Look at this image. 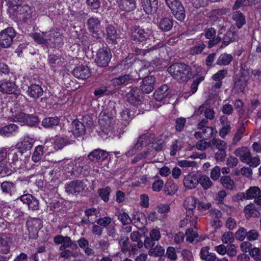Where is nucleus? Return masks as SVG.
<instances>
[{
    "instance_id": "1",
    "label": "nucleus",
    "mask_w": 261,
    "mask_h": 261,
    "mask_svg": "<svg viewBox=\"0 0 261 261\" xmlns=\"http://www.w3.org/2000/svg\"><path fill=\"white\" fill-rule=\"evenodd\" d=\"M246 197L248 199L254 198V203L246 205L244 208L246 218L256 217L260 215L259 210L261 207V191L258 187H250L246 191Z\"/></svg>"
},
{
    "instance_id": "2",
    "label": "nucleus",
    "mask_w": 261,
    "mask_h": 261,
    "mask_svg": "<svg viewBox=\"0 0 261 261\" xmlns=\"http://www.w3.org/2000/svg\"><path fill=\"white\" fill-rule=\"evenodd\" d=\"M191 68L184 63H176L170 65L168 71L173 79L179 82H186L192 77Z\"/></svg>"
},
{
    "instance_id": "3",
    "label": "nucleus",
    "mask_w": 261,
    "mask_h": 261,
    "mask_svg": "<svg viewBox=\"0 0 261 261\" xmlns=\"http://www.w3.org/2000/svg\"><path fill=\"white\" fill-rule=\"evenodd\" d=\"M130 37L135 41L142 42V46H151L152 38V31L148 28H143L139 25H134L130 31Z\"/></svg>"
},
{
    "instance_id": "4",
    "label": "nucleus",
    "mask_w": 261,
    "mask_h": 261,
    "mask_svg": "<svg viewBox=\"0 0 261 261\" xmlns=\"http://www.w3.org/2000/svg\"><path fill=\"white\" fill-rule=\"evenodd\" d=\"M8 120L12 121L26 124L29 126H35L38 124L39 120L37 116L25 114L22 112H18L8 118Z\"/></svg>"
},
{
    "instance_id": "5",
    "label": "nucleus",
    "mask_w": 261,
    "mask_h": 261,
    "mask_svg": "<svg viewBox=\"0 0 261 261\" xmlns=\"http://www.w3.org/2000/svg\"><path fill=\"white\" fill-rule=\"evenodd\" d=\"M165 3L175 18L180 21H184L186 15L181 2L179 0H165Z\"/></svg>"
},
{
    "instance_id": "6",
    "label": "nucleus",
    "mask_w": 261,
    "mask_h": 261,
    "mask_svg": "<svg viewBox=\"0 0 261 261\" xmlns=\"http://www.w3.org/2000/svg\"><path fill=\"white\" fill-rule=\"evenodd\" d=\"M224 29V26H221L219 28L217 37L216 36V30L214 28L212 27L206 28L204 30V33L202 35L206 39L208 40L207 42V47L208 48L213 47L221 42L222 37L220 35L222 34V31Z\"/></svg>"
},
{
    "instance_id": "7",
    "label": "nucleus",
    "mask_w": 261,
    "mask_h": 261,
    "mask_svg": "<svg viewBox=\"0 0 261 261\" xmlns=\"http://www.w3.org/2000/svg\"><path fill=\"white\" fill-rule=\"evenodd\" d=\"M86 120V125L90 126L93 125L92 119L88 116L85 117L81 122L77 119H74L71 124L70 132L75 137H80L85 134L86 125L84 124V121Z\"/></svg>"
},
{
    "instance_id": "8",
    "label": "nucleus",
    "mask_w": 261,
    "mask_h": 261,
    "mask_svg": "<svg viewBox=\"0 0 261 261\" xmlns=\"http://www.w3.org/2000/svg\"><path fill=\"white\" fill-rule=\"evenodd\" d=\"M249 72L245 69H241L239 73L234 79V89L238 93L243 92L247 85L249 79Z\"/></svg>"
},
{
    "instance_id": "9",
    "label": "nucleus",
    "mask_w": 261,
    "mask_h": 261,
    "mask_svg": "<svg viewBox=\"0 0 261 261\" xmlns=\"http://www.w3.org/2000/svg\"><path fill=\"white\" fill-rule=\"evenodd\" d=\"M16 32L12 27L7 28L0 32V46L3 48H8L13 44V39Z\"/></svg>"
},
{
    "instance_id": "10",
    "label": "nucleus",
    "mask_w": 261,
    "mask_h": 261,
    "mask_svg": "<svg viewBox=\"0 0 261 261\" xmlns=\"http://www.w3.org/2000/svg\"><path fill=\"white\" fill-rule=\"evenodd\" d=\"M112 58V54L109 48L105 47L99 48L95 60L97 66L101 67H107Z\"/></svg>"
},
{
    "instance_id": "11",
    "label": "nucleus",
    "mask_w": 261,
    "mask_h": 261,
    "mask_svg": "<svg viewBox=\"0 0 261 261\" xmlns=\"http://www.w3.org/2000/svg\"><path fill=\"white\" fill-rule=\"evenodd\" d=\"M85 181L84 179L72 180L65 185V191L69 194L77 195L86 188Z\"/></svg>"
},
{
    "instance_id": "12",
    "label": "nucleus",
    "mask_w": 261,
    "mask_h": 261,
    "mask_svg": "<svg viewBox=\"0 0 261 261\" xmlns=\"http://www.w3.org/2000/svg\"><path fill=\"white\" fill-rule=\"evenodd\" d=\"M29 231V237L32 239H37L38 232L43 225L41 220L38 218H31L26 222Z\"/></svg>"
},
{
    "instance_id": "13",
    "label": "nucleus",
    "mask_w": 261,
    "mask_h": 261,
    "mask_svg": "<svg viewBox=\"0 0 261 261\" xmlns=\"http://www.w3.org/2000/svg\"><path fill=\"white\" fill-rule=\"evenodd\" d=\"M15 16L22 22H25L32 17V10L28 5H18L14 9Z\"/></svg>"
},
{
    "instance_id": "14",
    "label": "nucleus",
    "mask_w": 261,
    "mask_h": 261,
    "mask_svg": "<svg viewBox=\"0 0 261 261\" xmlns=\"http://www.w3.org/2000/svg\"><path fill=\"white\" fill-rule=\"evenodd\" d=\"M127 101L130 103L136 106L139 105L143 99V92L138 87L131 88L126 95Z\"/></svg>"
},
{
    "instance_id": "15",
    "label": "nucleus",
    "mask_w": 261,
    "mask_h": 261,
    "mask_svg": "<svg viewBox=\"0 0 261 261\" xmlns=\"http://www.w3.org/2000/svg\"><path fill=\"white\" fill-rule=\"evenodd\" d=\"M149 141V134H145L141 135L139 137L137 142L134 145V146L126 152V155L127 156H132L138 151L141 150L142 147L146 146Z\"/></svg>"
},
{
    "instance_id": "16",
    "label": "nucleus",
    "mask_w": 261,
    "mask_h": 261,
    "mask_svg": "<svg viewBox=\"0 0 261 261\" xmlns=\"http://www.w3.org/2000/svg\"><path fill=\"white\" fill-rule=\"evenodd\" d=\"M17 199H20L24 204H27L30 210L34 211L39 210V201L32 194L24 193L22 195L19 197Z\"/></svg>"
},
{
    "instance_id": "17",
    "label": "nucleus",
    "mask_w": 261,
    "mask_h": 261,
    "mask_svg": "<svg viewBox=\"0 0 261 261\" xmlns=\"http://www.w3.org/2000/svg\"><path fill=\"white\" fill-rule=\"evenodd\" d=\"M100 24L101 21L98 18L94 17H90L87 22L88 30L94 37L97 38L100 37L99 33L101 28Z\"/></svg>"
},
{
    "instance_id": "18",
    "label": "nucleus",
    "mask_w": 261,
    "mask_h": 261,
    "mask_svg": "<svg viewBox=\"0 0 261 261\" xmlns=\"http://www.w3.org/2000/svg\"><path fill=\"white\" fill-rule=\"evenodd\" d=\"M135 81L134 77L130 74H125L114 78L112 83L115 86H120L121 88L129 86Z\"/></svg>"
},
{
    "instance_id": "19",
    "label": "nucleus",
    "mask_w": 261,
    "mask_h": 261,
    "mask_svg": "<svg viewBox=\"0 0 261 261\" xmlns=\"http://www.w3.org/2000/svg\"><path fill=\"white\" fill-rule=\"evenodd\" d=\"M234 28H231L228 30L222 38V44L220 48H223L228 46L229 44L237 41L239 38L238 35L234 30Z\"/></svg>"
},
{
    "instance_id": "20",
    "label": "nucleus",
    "mask_w": 261,
    "mask_h": 261,
    "mask_svg": "<svg viewBox=\"0 0 261 261\" xmlns=\"http://www.w3.org/2000/svg\"><path fill=\"white\" fill-rule=\"evenodd\" d=\"M155 82V78L154 76H146L142 81L140 89L143 93H150L154 90Z\"/></svg>"
},
{
    "instance_id": "21",
    "label": "nucleus",
    "mask_w": 261,
    "mask_h": 261,
    "mask_svg": "<svg viewBox=\"0 0 261 261\" xmlns=\"http://www.w3.org/2000/svg\"><path fill=\"white\" fill-rule=\"evenodd\" d=\"M45 45L48 46H54L61 39L59 33L54 31L44 32Z\"/></svg>"
},
{
    "instance_id": "22",
    "label": "nucleus",
    "mask_w": 261,
    "mask_h": 261,
    "mask_svg": "<svg viewBox=\"0 0 261 261\" xmlns=\"http://www.w3.org/2000/svg\"><path fill=\"white\" fill-rule=\"evenodd\" d=\"M159 0H141V6L148 14L156 13L158 9Z\"/></svg>"
},
{
    "instance_id": "23",
    "label": "nucleus",
    "mask_w": 261,
    "mask_h": 261,
    "mask_svg": "<svg viewBox=\"0 0 261 261\" xmlns=\"http://www.w3.org/2000/svg\"><path fill=\"white\" fill-rule=\"evenodd\" d=\"M72 73L75 77L82 80L86 79L90 76L89 68L87 66L83 65L76 67L73 69Z\"/></svg>"
},
{
    "instance_id": "24",
    "label": "nucleus",
    "mask_w": 261,
    "mask_h": 261,
    "mask_svg": "<svg viewBox=\"0 0 261 261\" xmlns=\"http://www.w3.org/2000/svg\"><path fill=\"white\" fill-rule=\"evenodd\" d=\"M0 91L9 94H17L18 93V90L15 83L9 81L3 82L0 85Z\"/></svg>"
},
{
    "instance_id": "25",
    "label": "nucleus",
    "mask_w": 261,
    "mask_h": 261,
    "mask_svg": "<svg viewBox=\"0 0 261 261\" xmlns=\"http://www.w3.org/2000/svg\"><path fill=\"white\" fill-rule=\"evenodd\" d=\"M198 180L199 178L196 174L191 173L185 176L183 183L186 188L193 189L198 185Z\"/></svg>"
},
{
    "instance_id": "26",
    "label": "nucleus",
    "mask_w": 261,
    "mask_h": 261,
    "mask_svg": "<svg viewBox=\"0 0 261 261\" xmlns=\"http://www.w3.org/2000/svg\"><path fill=\"white\" fill-rule=\"evenodd\" d=\"M108 155L107 151L100 149H96L91 151L88 155L89 160L92 162L103 161Z\"/></svg>"
},
{
    "instance_id": "27",
    "label": "nucleus",
    "mask_w": 261,
    "mask_h": 261,
    "mask_svg": "<svg viewBox=\"0 0 261 261\" xmlns=\"http://www.w3.org/2000/svg\"><path fill=\"white\" fill-rule=\"evenodd\" d=\"M170 93L169 87L167 85H163L155 91L153 96L156 100L160 101L167 97Z\"/></svg>"
},
{
    "instance_id": "28",
    "label": "nucleus",
    "mask_w": 261,
    "mask_h": 261,
    "mask_svg": "<svg viewBox=\"0 0 261 261\" xmlns=\"http://www.w3.org/2000/svg\"><path fill=\"white\" fill-rule=\"evenodd\" d=\"M27 93L31 97L37 99L43 94V90L38 84H32L28 87Z\"/></svg>"
},
{
    "instance_id": "29",
    "label": "nucleus",
    "mask_w": 261,
    "mask_h": 261,
    "mask_svg": "<svg viewBox=\"0 0 261 261\" xmlns=\"http://www.w3.org/2000/svg\"><path fill=\"white\" fill-rule=\"evenodd\" d=\"M107 37L106 39L109 44H116L117 43V34L116 30L112 25L109 24L106 27Z\"/></svg>"
},
{
    "instance_id": "30",
    "label": "nucleus",
    "mask_w": 261,
    "mask_h": 261,
    "mask_svg": "<svg viewBox=\"0 0 261 261\" xmlns=\"http://www.w3.org/2000/svg\"><path fill=\"white\" fill-rule=\"evenodd\" d=\"M198 199L193 196L188 197L184 202V206L187 210V216L191 217L194 215L193 210L196 207Z\"/></svg>"
},
{
    "instance_id": "31",
    "label": "nucleus",
    "mask_w": 261,
    "mask_h": 261,
    "mask_svg": "<svg viewBox=\"0 0 261 261\" xmlns=\"http://www.w3.org/2000/svg\"><path fill=\"white\" fill-rule=\"evenodd\" d=\"M60 122V119L58 116L46 117L42 121V125L46 128H53L58 126Z\"/></svg>"
},
{
    "instance_id": "32",
    "label": "nucleus",
    "mask_w": 261,
    "mask_h": 261,
    "mask_svg": "<svg viewBox=\"0 0 261 261\" xmlns=\"http://www.w3.org/2000/svg\"><path fill=\"white\" fill-rule=\"evenodd\" d=\"M1 189L4 193L11 196L16 190V182L4 181L1 184Z\"/></svg>"
},
{
    "instance_id": "33",
    "label": "nucleus",
    "mask_w": 261,
    "mask_h": 261,
    "mask_svg": "<svg viewBox=\"0 0 261 261\" xmlns=\"http://www.w3.org/2000/svg\"><path fill=\"white\" fill-rule=\"evenodd\" d=\"M16 169V167H13L10 163L4 162L0 163V175L2 177L9 176L12 174Z\"/></svg>"
},
{
    "instance_id": "34",
    "label": "nucleus",
    "mask_w": 261,
    "mask_h": 261,
    "mask_svg": "<svg viewBox=\"0 0 261 261\" xmlns=\"http://www.w3.org/2000/svg\"><path fill=\"white\" fill-rule=\"evenodd\" d=\"M234 153L236 156L240 158L242 162L244 163H246L249 161V159L251 155L249 149L246 147L238 148L236 149Z\"/></svg>"
},
{
    "instance_id": "35",
    "label": "nucleus",
    "mask_w": 261,
    "mask_h": 261,
    "mask_svg": "<svg viewBox=\"0 0 261 261\" xmlns=\"http://www.w3.org/2000/svg\"><path fill=\"white\" fill-rule=\"evenodd\" d=\"M11 239L6 236H0V252L3 254H8L10 251Z\"/></svg>"
},
{
    "instance_id": "36",
    "label": "nucleus",
    "mask_w": 261,
    "mask_h": 261,
    "mask_svg": "<svg viewBox=\"0 0 261 261\" xmlns=\"http://www.w3.org/2000/svg\"><path fill=\"white\" fill-rule=\"evenodd\" d=\"M134 223L140 230L143 231L145 229L144 227L146 222V218L145 215L142 213H137L133 217Z\"/></svg>"
},
{
    "instance_id": "37",
    "label": "nucleus",
    "mask_w": 261,
    "mask_h": 261,
    "mask_svg": "<svg viewBox=\"0 0 261 261\" xmlns=\"http://www.w3.org/2000/svg\"><path fill=\"white\" fill-rule=\"evenodd\" d=\"M136 7V4L134 0H120L119 4V8L123 11L130 12Z\"/></svg>"
},
{
    "instance_id": "38",
    "label": "nucleus",
    "mask_w": 261,
    "mask_h": 261,
    "mask_svg": "<svg viewBox=\"0 0 261 261\" xmlns=\"http://www.w3.org/2000/svg\"><path fill=\"white\" fill-rule=\"evenodd\" d=\"M173 25V19L172 18L164 17L162 18L159 23V28L162 31H170Z\"/></svg>"
},
{
    "instance_id": "39",
    "label": "nucleus",
    "mask_w": 261,
    "mask_h": 261,
    "mask_svg": "<svg viewBox=\"0 0 261 261\" xmlns=\"http://www.w3.org/2000/svg\"><path fill=\"white\" fill-rule=\"evenodd\" d=\"M43 147L42 145L36 146L32 155V160L35 163H40L43 159Z\"/></svg>"
},
{
    "instance_id": "40",
    "label": "nucleus",
    "mask_w": 261,
    "mask_h": 261,
    "mask_svg": "<svg viewBox=\"0 0 261 261\" xmlns=\"http://www.w3.org/2000/svg\"><path fill=\"white\" fill-rule=\"evenodd\" d=\"M232 18L239 29L242 28L246 22L245 16L239 11H234L232 14Z\"/></svg>"
},
{
    "instance_id": "41",
    "label": "nucleus",
    "mask_w": 261,
    "mask_h": 261,
    "mask_svg": "<svg viewBox=\"0 0 261 261\" xmlns=\"http://www.w3.org/2000/svg\"><path fill=\"white\" fill-rule=\"evenodd\" d=\"M18 129V125L14 123H11L1 127L0 128V134L2 135L9 136L12 134V133L17 131Z\"/></svg>"
},
{
    "instance_id": "42",
    "label": "nucleus",
    "mask_w": 261,
    "mask_h": 261,
    "mask_svg": "<svg viewBox=\"0 0 261 261\" xmlns=\"http://www.w3.org/2000/svg\"><path fill=\"white\" fill-rule=\"evenodd\" d=\"M233 57L231 55L226 53L222 54L217 60L216 64L220 66H226L230 63Z\"/></svg>"
},
{
    "instance_id": "43",
    "label": "nucleus",
    "mask_w": 261,
    "mask_h": 261,
    "mask_svg": "<svg viewBox=\"0 0 261 261\" xmlns=\"http://www.w3.org/2000/svg\"><path fill=\"white\" fill-rule=\"evenodd\" d=\"M221 184L227 190H231L234 187V181L229 176H222L220 178Z\"/></svg>"
},
{
    "instance_id": "44",
    "label": "nucleus",
    "mask_w": 261,
    "mask_h": 261,
    "mask_svg": "<svg viewBox=\"0 0 261 261\" xmlns=\"http://www.w3.org/2000/svg\"><path fill=\"white\" fill-rule=\"evenodd\" d=\"M164 253V248L160 245H156L154 248H150L148 251V254L154 257H161Z\"/></svg>"
},
{
    "instance_id": "45",
    "label": "nucleus",
    "mask_w": 261,
    "mask_h": 261,
    "mask_svg": "<svg viewBox=\"0 0 261 261\" xmlns=\"http://www.w3.org/2000/svg\"><path fill=\"white\" fill-rule=\"evenodd\" d=\"M155 241L152 238H151L150 236L146 237L144 241L143 242L142 241H139L137 244L138 248H142L143 246L146 248H151L155 245Z\"/></svg>"
},
{
    "instance_id": "46",
    "label": "nucleus",
    "mask_w": 261,
    "mask_h": 261,
    "mask_svg": "<svg viewBox=\"0 0 261 261\" xmlns=\"http://www.w3.org/2000/svg\"><path fill=\"white\" fill-rule=\"evenodd\" d=\"M111 192V188L108 186L104 188L100 189L97 191V193L98 194L99 197L105 202L109 201V196Z\"/></svg>"
},
{
    "instance_id": "47",
    "label": "nucleus",
    "mask_w": 261,
    "mask_h": 261,
    "mask_svg": "<svg viewBox=\"0 0 261 261\" xmlns=\"http://www.w3.org/2000/svg\"><path fill=\"white\" fill-rule=\"evenodd\" d=\"M22 150H18L12 154V162L10 163L13 167H16V169L19 168L21 162L20 156L22 155Z\"/></svg>"
},
{
    "instance_id": "48",
    "label": "nucleus",
    "mask_w": 261,
    "mask_h": 261,
    "mask_svg": "<svg viewBox=\"0 0 261 261\" xmlns=\"http://www.w3.org/2000/svg\"><path fill=\"white\" fill-rule=\"evenodd\" d=\"M211 145L215 146L218 149L220 150H225L227 148L226 143L220 139L213 138L211 142Z\"/></svg>"
},
{
    "instance_id": "49",
    "label": "nucleus",
    "mask_w": 261,
    "mask_h": 261,
    "mask_svg": "<svg viewBox=\"0 0 261 261\" xmlns=\"http://www.w3.org/2000/svg\"><path fill=\"white\" fill-rule=\"evenodd\" d=\"M198 181L204 190L210 189L213 185V182L210 178L205 175H202L199 178Z\"/></svg>"
},
{
    "instance_id": "50",
    "label": "nucleus",
    "mask_w": 261,
    "mask_h": 261,
    "mask_svg": "<svg viewBox=\"0 0 261 261\" xmlns=\"http://www.w3.org/2000/svg\"><path fill=\"white\" fill-rule=\"evenodd\" d=\"M122 121L124 122V124L126 125L128 122L133 119V115L130 114V111L128 109L125 108L120 113Z\"/></svg>"
},
{
    "instance_id": "51",
    "label": "nucleus",
    "mask_w": 261,
    "mask_h": 261,
    "mask_svg": "<svg viewBox=\"0 0 261 261\" xmlns=\"http://www.w3.org/2000/svg\"><path fill=\"white\" fill-rule=\"evenodd\" d=\"M143 47L144 48H140L138 46L134 45L132 47V50L133 52H135L137 55H145L146 52H149L151 49L152 47L148 45H144Z\"/></svg>"
},
{
    "instance_id": "52",
    "label": "nucleus",
    "mask_w": 261,
    "mask_h": 261,
    "mask_svg": "<svg viewBox=\"0 0 261 261\" xmlns=\"http://www.w3.org/2000/svg\"><path fill=\"white\" fill-rule=\"evenodd\" d=\"M68 141L66 139L57 136L55 141L54 148L57 149H61L67 144Z\"/></svg>"
},
{
    "instance_id": "53",
    "label": "nucleus",
    "mask_w": 261,
    "mask_h": 261,
    "mask_svg": "<svg viewBox=\"0 0 261 261\" xmlns=\"http://www.w3.org/2000/svg\"><path fill=\"white\" fill-rule=\"evenodd\" d=\"M182 148V143L181 141L175 140H174L171 145V151L170 154L171 156H174L176 154V152Z\"/></svg>"
},
{
    "instance_id": "54",
    "label": "nucleus",
    "mask_w": 261,
    "mask_h": 261,
    "mask_svg": "<svg viewBox=\"0 0 261 261\" xmlns=\"http://www.w3.org/2000/svg\"><path fill=\"white\" fill-rule=\"evenodd\" d=\"M112 114L109 115L108 113L106 114V112H101L99 116V120L101 125H105L103 122L106 121L107 125L111 124V119L112 118Z\"/></svg>"
},
{
    "instance_id": "55",
    "label": "nucleus",
    "mask_w": 261,
    "mask_h": 261,
    "mask_svg": "<svg viewBox=\"0 0 261 261\" xmlns=\"http://www.w3.org/2000/svg\"><path fill=\"white\" fill-rule=\"evenodd\" d=\"M86 4L92 11L98 10L100 7V0H86Z\"/></svg>"
},
{
    "instance_id": "56",
    "label": "nucleus",
    "mask_w": 261,
    "mask_h": 261,
    "mask_svg": "<svg viewBox=\"0 0 261 261\" xmlns=\"http://www.w3.org/2000/svg\"><path fill=\"white\" fill-rule=\"evenodd\" d=\"M60 255L61 257L65 259H68L71 257H76L78 255V253L76 251H74V250H70L69 249H66L64 251H62Z\"/></svg>"
},
{
    "instance_id": "57",
    "label": "nucleus",
    "mask_w": 261,
    "mask_h": 261,
    "mask_svg": "<svg viewBox=\"0 0 261 261\" xmlns=\"http://www.w3.org/2000/svg\"><path fill=\"white\" fill-rule=\"evenodd\" d=\"M222 241L225 244L233 243L234 241L233 232L228 231L224 233L222 236Z\"/></svg>"
},
{
    "instance_id": "58",
    "label": "nucleus",
    "mask_w": 261,
    "mask_h": 261,
    "mask_svg": "<svg viewBox=\"0 0 261 261\" xmlns=\"http://www.w3.org/2000/svg\"><path fill=\"white\" fill-rule=\"evenodd\" d=\"M118 219L121 222L123 225L128 224L132 221L129 215L125 212L120 213L118 215Z\"/></svg>"
},
{
    "instance_id": "59",
    "label": "nucleus",
    "mask_w": 261,
    "mask_h": 261,
    "mask_svg": "<svg viewBox=\"0 0 261 261\" xmlns=\"http://www.w3.org/2000/svg\"><path fill=\"white\" fill-rule=\"evenodd\" d=\"M43 34L44 32H42L41 34L36 32L32 34V37L36 43L45 45V40Z\"/></svg>"
},
{
    "instance_id": "60",
    "label": "nucleus",
    "mask_w": 261,
    "mask_h": 261,
    "mask_svg": "<svg viewBox=\"0 0 261 261\" xmlns=\"http://www.w3.org/2000/svg\"><path fill=\"white\" fill-rule=\"evenodd\" d=\"M67 248L72 247L73 250H76L77 248V245L75 241H72L70 238L65 236L64 239V242L62 243Z\"/></svg>"
},
{
    "instance_id": "61",
    "label": "nucleus",
    "mask_w": 261,
    "mask_h": 261,
    "mask_svg": "<svg viewBox=\"0 0 261 261\" xmlns=\"http://www.w3.org/2000/svg\"><path fill=\"white\" fill-rule=\"evenodd\" d=\"M177 165L182 168L194 167L196 166L197 163L195 161H190L184 160L179 161L177 163Z\"/></svg>"
},
{
    "instance_id": "62",
    "label": "nucleus",
    "mask_w": 261,
    "mask_h": 261,
    "mask_svg": "<svg viewBox=\"0 0 261 261\" xmlns=\"http://www.w3.org/2000/svg\"><path fill=\"white\" fill-rule=\"evenodd\" d=\"M205 47V45L204 43L196 45L194 47L190 48V54L191 55H197L200 54Z\"/></svg>"
},
{
    "instance_id": "63",
    "label": "nucleus",
    "mask_w": 261,
    "mask_h": 261,
    "mask_svg": "<svg viewBox=\"0 0 261 261\" xmlns=\"http://www.w3.org/2000/svg\"><path fill=\"white\" fill-rule=\"evenodd\" d=\"M112 222V219L110 217H105L100 218L96 221V223L100 226L106 227L109 226Z\"/></svg>"
},
{
    "instance_id": "64",
    "label": "nucleus",
    "mask_w": 261,
    "mask_h": 261,
    "mask_svg": "<svg viewBox=\"0 0 261 261\" xmlns=\"http://www.w3.org/2000/svg\"><path fill=\"white\" fill-rule=\"evenodd\" d=\"M247 230L243 227H241L238 230L236 233V237L239 241H243L247 237Z\"/></svg>"
}]
</instances>
